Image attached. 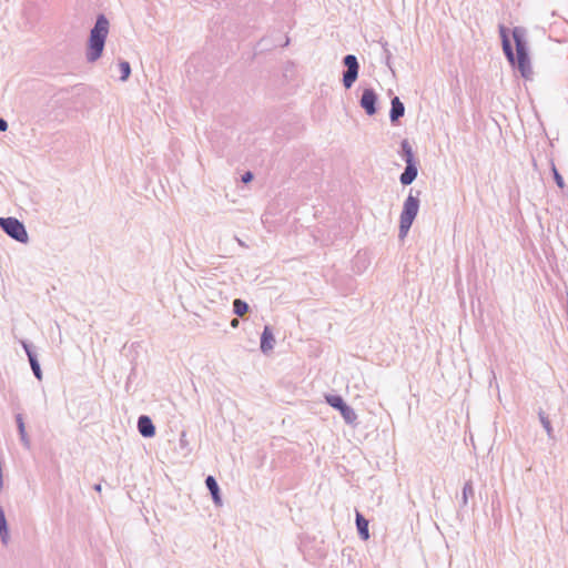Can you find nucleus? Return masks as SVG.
<instances>
[{"instance_id": "obj_15", "label": "nucleus", "mask_w": 568, "mask_h": 568, "mask_svg": "<svg viewBox=\"0 0 568 568\" xmlns=\"http://www.w3.org/2000/svg\"><path fill=\"white\" fill-rule=\"evenodd\" d=\"M356 526L361 538L363 540H367L369 538L368 520L365 519L358 511H356Z\"/></svg>"}, {"instance_id": "obj_4", "label": "nucleus", "mask_w": 568, "mask_h": 568, "mask_svg": "<svg viewBox=\"0 0 568 568\" xmlns=\"http://www.w3.org/2000/svg\"><path fill=\"white\" fill-rule=\"evenodd\" d=\"M1 229L13 240L26 244L29 240L24 225L14 217H0Z\"/></svg>"}, {"instance_id": "obj_25", "label": "nucleus", "mask_w": 568, "mask_h": 568, "mask_svg": "<svg viewBox=\"0 0 568 568\" xmlns=\"http://www.w3.org/2000/svg\"><path fill=\"white\" fill-rule=\"evenodd\" d=\"M16 419H17V425H18L19 434L24 433L26 432V426H24L22 416L18 415Z\"/></svg>"}, {"instance_id": "obj_7", "label": "nucleus", "mask_w": 568, "mask_h": 568, "mask_svg": "<svg viewBox=\"0 0 568 568\" xmlns=\"http://www.w3.org/2000/svg\"><path fill=\"white\" fill-rule=\"evenodd\" d=\"M376 101L377 95L372 89H365L361 98V106L365 110L368 115L376 113Z\"/></svg>"}, {"instance_id": "obj_30", "label": "nucleus", "mask_w": 568, "mask_h": 568, "mask_svg": "<svg viewBox=\"0 0 568 568\" xmlns=\"http://www.w3.org/2000/svg\"><path fill=\"white\" fill-rule=\"evenodd\" d=\"M94 489H95L97 491H101V485H100V484L95 485V486H94Z\"/></svg>"}, {"instance_id": "obj_13", "label": "nucleus", "mask_w": 568, "mask_h": 568, "mask_svg": "<svg viewBox=\"0 0 568 568\" xmlns=\"http://www.w3.org/2000/svg\"><path fill=\"white\" fill-rule=\"evenodd\" d=\"M404 112H405L404 104L400 102L398 97H395L392 100V109H390V113H389V118H390L392 122H395L400 116H403Z\"/></svg>"}, {"instance_id": "obj_8", "label": "nucleus", "mask_w": 568, "mask_h": 568, "mask_svg": "<svg viewBox=\"0 0 568 568\" xmlns=\"http://www.w3.org/2000/svg\"><path fill=\"white\" fill-rule=\"evenodd\" d=\"M414 156L408 154V159H405L406 169L400 175V183L403 185H409L417 176V168L414 164Z\"/></svg>"}, {"instance_id": "obj_19", "label": "nucleus", "mask_w": 568, "mask_h": 568, "mask_svg": "<svg viewBox=\"0 0 568 568\" xmlns=\"http://www.w3.org/2000/svg\"><path fill=\"white\" fill-rule=\"evenodd\" d=\"M119 69L121 72L120 80L123 82L126 81L131 74L130 63L128 61H120Z\"/></svg>"}, {"instance_id": "obj_28", "label": "nucleus", "mask_w": 568, "mask_h": 568, "mask_svg": "<svg viewBox=\"0 0 568 568\" xmlns=\"http://www.w3.org/2000/svg\"><path fill=\"white\" fill-rule=\"evenodd\" d=\"M239 324H240V322H239V320H237V318H234V320H232V321H231V326H232L233 328L237 327V326H239Z\"/></svg>"}, {"instance_id": "obj_2", "label": "nucleus", "mask_w": 568, "mask_h": 568, "mask_svg": "<svg viewBox=\"0 0 568 568\" xmlns=\"http://www.w3.org/2000/svg\"><path fill=\"white\" fill-rule=\"evenodd\" d=\"M513 38L515 40L516 44V58L515 61H517V68L520 71L521 75L526 79H528L531 75V67L529 57L527 53V47H526V30L521 27H516L513 30Z\"/></svg>"}, {"instance_id": "obj_5", "label": "nucleus", "mask_w": 568, "mask_h": 568, "mask_svg": "<svg viewBox=\"0 0 568 568\" xmlns=\"http://www.w3.org/2000/svg\"><path fill=\"white\" fill-rule=\"evenodd\" d=\"M325 400L328 405L339 410L346 424L353 425L357 419L355 410L348 406L344 399L338 395H326Z\"/></svg>"}, {"instance_id": "obj_26", "label": "nucleus", "mask_w": 568, "mask_h": 568, "mask_svg": "<svg viewBox=\"0 0 568 568\" xmlns=\"http://www.w3.org/2000/svg\"><path fill=\"white\" fill-rule=\"evenodd\" d=\"M252 179H253V174L251 172H246L245 174L242 175V181L244 183L251 182Z\"/></svg>"}, {"instance_id": "obj_6", "label": "nucleus", "mask_w": 568, "mask_h": 568, "mask_svg": "<svg viewBox=\"0 0 568 568\" xmlns=\"http://www.w3.org/2000/svg\"><path fill=\"white\" fill-rule=\"evenodd\" d=\"M343 64L346 71L343 73V85L345 89H351L358 78L359 64L354 54H347L343 58Z\"/></svg>"}, {"instance_id": "obj_10", "label": "nucleus", "mask_w": 568, "mask_h": 568, "mask_svg": "<svg viewBox=\"0 0 568 568\" xmlns=\"http://www.w3.org/2000/svg\"><path fill=\"white\" fill-rule=\"evenodd\" d=\"M138 429L144 437H152L155 434V427L148 416H141L138 420Z\"/></svg>"}, {"instance_id": "obj_23", "label": "nucleus", "mask_w": 568, "mask_h": 568, "mask_svg": "<svg viewBox=\"0 0 568 568\" xmlns=\"http://www.w3.org/2000/svg\"><path fill=\"white\" fill-rule=\"evenodd\" d=\"M402 148L405 152V159H408V154L413 155L412 148L407 141H403Z\"/></svg>"}, {"instance_id": "obj_1", "label": "nucleus", "mask_w": 568, "mask_h": 568, "mask_svg": "<svg viewBox=\"0 0 568 568\" xmlns=\"http://www.w3.org/2000/svg\"><path fill=\"white\" fill-rule=\"evenodd\" d=\"M109 31L110 22L108 18L103 14H100L97 18V21L91 29L88 39L85 51V59L88 62H95L102 57Z\"/></svg>"}, {"instance_id": "obj_14", "label": "nucleus", "mask_w": 568, "mask_h": 568, "mask_svg": "<svg viewBox=\"0 0 568 568\" xmlns=\"http://www.w3.org/2000/svg\"><path fill=\"white\" fill-rule=\"evenodd\" d=\"M500 36H501V40H503V50L507 57V59L509 60V62L511 64H515V54L513 52V49H511V45H510V41L506 34V29L504 27H500Z\"/></svg>"}, {"instance_id": "obj_24", "label": "nucleus", "mask_w": 568, "mask_h": 568, "mask_svg": "<svg viewBox=\"0 0 568 568\" xmlns=\"http://www.w3.org/2000/svg\"><path fill=\"white\" fill-rule=\"evenodd\" d=\"M20 439L26 448H30V438L27 434V432L19 434Z\"/></svg>"}, {"instance_id": "obj_20", "label": "nucleus", "mask_w": 568, "mask_h": 568, "mask_svg": "<svg viewBox=\"0 0 568 568\" xmlns=\"http://www.w3.org/2000/svg\"><path fill=\"white\" fill-rule=\"evenodd\" d=\"M222 298V292L217 290H213L207 294V300L210 303H216L219 300Z\"/></svg>"}, {"instance_id": "obj_29", "label": "nucleus", "mask_w": 568, "mask_h": 568, "mask_svg": "<svg viewBox=\"0 0 568 568\" xmlns=\"http://www.w3.org/2000/svg\"><path fill=\"white\" fill-rule=\"evenodd\" d=\"M0 520L2 521H6V515H4V510L2 509V507L0 506Z\"/></svg>"}, {"instance_id": "obj_11", "label": "nucleus", "mask_w": 568, "mask_h": 568, "mask_svg": "<svg viewBox=\"0 0 568 568\" xmlns=\"http://www.w3.org/2000/svg\"><path fill=\"white\" fill-rule=\"evenodd\" d=\"M22 346L28 355L30 366H31V369H32L34 376L37 377V379L41 381L42 379V371L40 368L38 359L36 358L34 354L31 352L29 345L26 342H22Z\"/></svg>"}, {"instance_id": "obj_9", "label": "nucleus", "mask_w": 568, "mask_h": 568, "mask_svg": "<svg viewBox=\"0 0 568 568\" xmlns=\"http://www.w3.org/2000/svg\"><path fill=\"white\" fill-rule=\"evenodd\" d=\"M274 346L275 337L272 333V329L268 326H265L261 336V351L264 354H267L274 348Z\"/></svg>"}, {"instance_id": "obj_12", "label": "nucleus", "mask_w": 568, "mask_h": 568, "mask_svg": "<svg viewBox=\"0 0 568 568\" xmlns=\"http://www.w3.org/2000/svg\"><path fill=\"white\" fill-rule=\"evenodd\" d=\"M205 484H206V487H207V489L210 490V493L212 495L214 504L217 505V506H221L222 500H221V496H220V489H219V485H217L216 480L214 479V477L213 476H209L205 479Z\"/></svg>"}, {"instance_id": "obj_16", "label": "nucleus", "mask_w": 568, "mask_h": 568, "mask_svg": "<svg viewBox=\"0 0 568 568\" xmlns=\"http://www.w3.org/2000/svg\"><path fill=\"white\" fill-rule=\"evenodd\" d=\"M233 311L237 316H244L248 312V305L246 302L236 298L233 302Z\"/></svg>"}, {"instance_id": "obj_17", "label": "nucleus", "mask_w": 568, "mask_h": 568, "mask_svg": "<svg viewBox=\"0 0 568 568\" xmlns=\"http://www.w3.org/2000/svg\"><path fill=\"white\" fill-rule=\"evenodd\" d=\"M0 540L3 546H7L10 541V531L8 527V523L0 520Z\"/></svg>"}, {"instance_id": "obj_3", "label": "nucleus", "mask_w": 568, "mask_h": 568, "mask_svg": "<svg viewBox=\"0 0 568 568\" xmlns=\"http://www.w3.org/2000/svg\"><path fill=\"white\" fill-rule=\"evenodd\" d=\"M419 192H417L416 195L409 192L407 199L404 202L403 210L399 216V237L404 239L409 229L412 227V224L415 220V217L418 214L419 211Z\"/></svg>"}, {"instance_id": "obj_21", "label": "nucleus", "mask_w": 568, "mask_h": 568, "mask_svg": "<svg viewBox=\"0 0 568 568\" xmlns=\"http://www.w3.org/2000/svg\"><path fill=\"white\" fill-rule=\"evenodd\" d=\"M552 171H554V178H555V181L557 183V185L562 189L565 186V183H564V180L561 178V175L558 173V171L556 170L555 166H552Z\"/></svg>"}, {"instance_id": "obj_27", "label": "nucleus", "mask_w": 568, "mask_h": 568, "mask_svg": "<svg viewBox=\"0 0 568 568\" xmlns=\"http://www.w3.org/2000/svg\"><path fill=\"white\" fill-rule=\"evenodd\" d=\"M8 129V123L4 119L0 118V132H4Z\"/></svg>"}, {"instance_id": "obj_18", "label": "nucleus", "mask_w": 568, "mask_h": 568, "mask_svg": "<svg viewBox=\"0 0 568 568\" xmlns=\"http://www.w3.org/2000/svg\"><path fill=\"white\" fill-rule=\"evenodd\" d=\"M538 415H539V420H540L542 427L545 428L548 437L552 438V427H551L549 418L545 415V413L542 410L539 412Z\"/></svg>"}, {"instance_id": "obj_22", "label": "nucleus", "mask_w": 568, "mask_h": 568, "mask_svg": "<svg viewBox=\"0 0 568 568\" xmlns=\"http://www.w3.org/2000/svg\"><path fill=\"white\" fill-rule=\"evenodd\" d=\"M473 493V487L470 483H467L463 488V498L464 503H467V495Z\"/></svg>"}]
</instances>
